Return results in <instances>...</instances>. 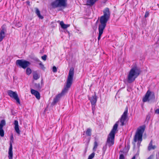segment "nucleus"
<instances>
[{"mask_svg": "<svg viewBox=\"0 0 159 159\" xmlns=\"http://www.w3.org/2000/svg\"><path fill=\"white\" fill-rule=\"evenodd\" d=\"M91 105H96L97 101V96L96 94L93 96L92 97L89 98Z\"/></svg>", "mask_w": 159, "mask_h": 159, "instance_id": "obj_14", "label": "nucleus"}, {"mask_svg": "<svg viewBox=\"0 0 159 159\" xmlns=\"http://www.w3.org/2000/svg\"><path fill=\"white\" fill-rule=\"evenodd\" d=\"M95 105H92V113L93 114H94L95 109Z\"/></svg>", "mask_w": 159, "mask_h": 159, "instance_id": "obj_27", "label": "nucleus"}, {"mask_svg": "<svg viewBox=\"0 0 159 159\" xmlns=\"http://www.w3.org/2000/svg\"><path fill=\"white\" fill-rule=\"evenodd\" d=\"M119 159H125V157L123 154H120V155Z\"/></svg>", "mask_w": 159, "mask_h": 159, "instance_id": "obj_28", "label": "nucleus"}, {"mask_svg": "<svg viewBox=\"0 0 159 159\" xmlns=\"http://www.w3.org/2000/svg\"><path fill=\"white\" fill-rule=\"evenodd\" d=\"M47 56L46 55H44L41 57L42 59L44 61H45L46 60Z\"/></svg>", "mask_w": 159, "mask_h": 159, "instance_id": "obj_30", "label": "nucleus"}, {"mask_svg": "<svg viewBox=\"0 0 159 159\" xmlns=\"http://www.w3.org/2000/svg\"><path fill=\"white\" fill-rule=\"evenodd\" d=\"M12 145V143L10 141V147L8 151V158L9 159H12L13 158Z\"/></svg>", "mask_w": 159, "mask_h": 159, "instance_id": "obj_13", "label": "nucleus"}, {"mask_svg": "<svg viewBox=\"0 0 159 159\" xmlns=\"http://www.w3.org/2000/svg\"><path fill=\"white\" fill-rule=\"evenodd\" d=\"M74 75V68L71 67L70 68L67 77L66 86L64 87L61 92L57 95L53 99V102L54 104L57 103L60 98L64 96L68 91L69 89L71 87L73 82Z\"/></svg>", "mask_w": 159, "mask_h": 159, "instance_id": "obj_2", "label": "nucleus"}, {"mask_svg": "<svg viewBox=\"0 0 159 159\" xmlns=\"http://www.w3.org/2000/svg\"><path fill=\"white\" fill-rule=\"evenodd\" d=\"M118 121H117L115 124L112 129L108 135L106 144H108L109 147L112 146L114 143L115 134L118 131Z\"/></svg>", "mask_w": 159, "mask_h": 159, "instance_id": "obj_3", "label": "nucleus"}, {"mask_svg": "<svg viewBox=\"0 0 159 159\" xmlns=\"http://www.w3.org/2000/svg\"><path fill=\"white\" fill-rule=\"evenodd\" d=\"M31 93L32 94L35 96L37 99L39 100L40 99V94L37 91L31 89Z\"/></svg>", "mask_w": 159, "mask_h": 159, "instance_id": "obj_12", "label": "nucleus"}, {"mask_svg": "<svg viewBox=\"0 0 159 159\" xmlns=\"http://www.w3.org/2000/svg\"><path fill=\"white\" fill-rule=\"evenodd\" d=\"M26 3L29 6H30V2H29V1H27L26 2Z\"/></svg>", "mask_w": 159, "mask_h": 159, "instance_id": "obj_34", "label": "nucleus"}, {"mask_svg": "<svg viewBox=\"0 0 159 159\" xmlns=\"http://www.w3.org/2000/svg\"><path fill=\"white\" fill-rule=\"evenodd\" d=\"M67 0H55L51 3L50 6L53 8L61 7L65 8L67 7Z\"/></svg>", "mask_w": 159, "mask_h": 159, "instance_id": "obj_6", "label": "nucleus"}, {"mask_svg": "<svg viewBox=\"0 0 159 159\" xmlns=\"http://www.w3.org/2000/svg\"><path fill=\"white\" fill-rule=\"evenodd\" d=\"M2 29L0 31V42L2 41L5 36V28L3 26H2Z\"/></svg>", "mask_w": 159, "mask_h": 159, "instance_id": "obj_15", "label": "nucleus"}, {"mask_svg": "<svg viewBox=\"0 0 159 159\" xmlns=\"http://www.w3.org/2000/svg\"><path fill=\"white\" fill-rule=\"evenodd\" d=\"M98 0H87V5L89 6H92L95 3V2Z\"/></svg>", "mask_w": 159, "mask_h": 159, "instance_id": "obj_19", "label": "nucleus"}, {"mask_svg": "<svg viewBox=\"0 0 159 159\" xmlns=\"http://www.w3.org/2000/svg\"><path fill=\"white\" fill-rule=\"evenodd\" d=\"M52 71L54 72H56L57 71V68L55 66H53L52 68Z\"/></svg>", "mask_w": 159, "mask_h": 159, "instance_id": "obj_31", "label": "nucleus"}, {"mask_svg": "<svg viewBox=\"0 0 159 159\" xmlns=\"http://www.w3.org/2000/svg\"><path fill=\"white\" fill-rule=\"evenodd\" d=\"M34 87L37 90H40L41 89L42 87L39 83H35L34 84Z\"/></svg>", "mask_w": 159, "mask_h": 159, "instance_id": "obj_22", "label": "nucleus"}, {"mask_svg": "<svg viewBox=\"0 0 159 159\" xmlns=\"http://www.w3.org/2000/svg\"><path fill=\"white\" fill-rule=\"evenodd\" d=\"M131 159H135V156H133Z\"/></svg>", "mask_w": 159, "mask_h": 159, "instance_id": "obj_36", "label": "nucleus"}, {"mask_svg": "<svg viewBox=\"0 0 159 159\" xmlns=\"http://www.w3.org/2000/svg\"><path fill=\"white\" fill-rule=\"evenodd\" d=\"M35 12L37 15L39 17V18L42 19L43 18V17L40 14V11L37 8H35Z\"/></svg>", "mask_w": 159, "mask_h": 159, "instance_id": "obj_18", "label": "nucleus"}, {"mask_svg": "<svg viewBox=\"0 0 159 159\" xmlns=\"http://www.w3.org/2000/svg\"><path fill=\"white\" fill-rule=\"evenodd\" d=\"M95 153L94 152H93L90 154L88 158V159H92L94 157Z\"/></svg>", "mask_w": 159, "mask_h": 159, "instance_id": "obj_26", "label": "nucleus"}, {"mask_svg": "<svg viewBox=\"0 0 159 159\" xmlns=\"http://www.w3.org/2000/svg\"><path fill=\"white\" fill-rule=\"evenodd\" d=\"M26 73L27 75H29L31 73V69L30 68H27L26 70Z\"/></svg>", "mask_w": 159, "mask_h": 159, "instance_id": "obj_24", "label": "nucleus"}, {"mask_svg": "<svg viewBox=\"0 0 159 159\" xmlns=\"http://www.w3.org/2000/svg\"><path fill=\"white\" fill-rule=\"evenodd\" d=\"M91 129L89 128L87 129L86 131V135L89 136H90L91 135Z\"/></svg>", "mask_w": 159, "mask_h": 159, "instance_id": "obj_21", "label": "nucleus"}, {"mask_svg": "<svg viewBox=\"0 0 159 159\" xmlns=\"http://www.w3.org/2000/svg\"><path fill=\"white\" fill-rule=\"evenodd\" d=\"M149 15V13L148 11H146L145 12L144 17L145 18H147L148 16Z\"/></svg>", "mask_w": 159, "mask_h": 159, "instance_id": "obj_29", "label": "nucleus"}, {"mask_svg": "<svg viewBox=\"0 0 159 159\" xmlns=\"http://www.w3.org/2000/svg\"><path fill=\"white\" fill-rule=\"evenodd\" d=\"M39 76L38 74L36 73H35L33 75V78L35 80H37L38 79H39Z\"/></svg>", "mask_w": 159, "mask_h": 159, "instance_id": "obj_25", "label": "nucleus"}, {"mask_svg": "<svg viewBox=\"0 0 159 159\" xmlns=\"http://www.w3.org/2000/svg\"><path fill=\"white\" fill-rule=\"evenodd\" d=\"M128 117V108H126L123 114L120 118V121L121 122L120 125L123 126L125 125V122Z\"/></svg>", "mask_w": 159, "mask_h": 159, "instance_id": "obj_10", "label": "nucleus"}, {"mask_svg": "<svg viewBox=\"0 0 159 159\" xmlns=\"http://www.w3.org/2000/svg\"><path fill=\"white\" fill-rule=\"evenodd\" d=\"M39 65L42 68H44V65H43L41 62L39 63Z\"/></svg>", "mask_w": 159, "mask_h": 159, "instance_id": "obj_33", "label": "nucleus"}, {"mask_svg": "<svg viewBox=\"0 0 159 159\" xmlns=\"http://www.w3.org/2000/svg\"><path fill=\"white\" fill-rule=\"evenodd\" d=\"M155 113L159 114V109H157L155 111Z\"/></svg>", "mask_w": 159, "mask_h": 159, "instance_id": "obj_32", "label": "nucleus"}, {"mask_svg": "<svg viewBox=\"0 0 159 159\" xmlns=\"http://www.w3.org/2000/svg\"><path fill=\"white\" fill-rule=\"evenodd\" d=\"M13 135H12L11 137V139L12 140V141H13ZM12 142L13 141H12Z\"/></svg>", "mask_w": 159, "mask_h": 159, "instance_id": "obj_35", "label": "nucleus"}, {"mask_svg": "<svg viewBox=\"0 0 159 159\" xmlns=\"http://www.w3.org/2000/svg\"><path fill=\"white\" fill-rule=\"evenodd\" d=\"M24 0H23L22 1H24Z\"/></svg>", "mask_w": 159, "mask_h": 159, "instance_id": "obj_37", "label": "nucleus"}, {"mask_svg": "<svg viewBox=\"0 0 159 159\" xmlns=\"http://www.w3.org/2000/svg\"><path fill=\"white\" fill-rule=\"evenodd\" d=\"M140 73V71L137 68H132L129 71L127 76L128 82L130 83L134 81Z\"/></svg>", "mask_w": 159, "mask_h": 159, "instance_id": "obj_4", "label": "nucleus"}, {"mask_svg": "<svg viewBox=\"0 0 159 159\" xmlns=\"http://www.w3.org/2000/svg\"><path fill=\"white\" fill-rule=\"evenodd\" d=\"M103 15L100 17L99 21L100 24L98 25V40L99 41L101 38L102 35L103 33V31L105 29L106 24L109 20L111 13L108 7L105 8L103 11Z\"/></svg>", "mask_w": 159, "mask_h": 159, "instance_id": "obj_1", "label": "nucleus"}, {"mask_svg": "<svg viewBox=\"0 0 159 159\" xmlns=\"http://www.w3.org/2000/svg\"><path fill=\"white\" fill-rule=\"evenodd\" d=\"M8 95L11 98L16 100L17 103L20 104V101L16 92H14L11 90H8L7 91Z\"/></svg>", "mask_w": 159, "mask_h": 159, "instance_id": "obj_9", "label": "nucleus"}, {"mask_svg": "<svg viewBox=\"0 0 159 159\" xmlns=\"http://www.w3.org/2000/svg\"><path fill=\"white\" fill-rule=\"evenodd\" d=\"M154 98H155V95L154 92L148 90L143 98L142 100L143 102H149L150 100Z\"/></svg>", "mask_w": 159, "mask_h": 159, "instance_id": "obj_7", "label": "nucleus"}, {"mask_svg": "<svg viewBox=\"0 0 159 159\" xmlns=\"http://www.w3.org/2000/svg\"><path fill=\"white\" fill-rule=\"evenodd\" d=\"M14 124L15 125L14 128L17 134H20V131L19 127L18 121L17 120H15L14 121Z\"/></svg>", "mask_w": 159, "mask_h": 159, "instance_id": "obj_16", "label": "nucleus"}, {"mask_svg": "<svg viewBox=\"0 0 159 159\" xmlns=\"http://www.w3.org/2000/svg\"><path fill=\"white\" fill-rule=\"evenodd\" d=\"M60 25L62 28L64 29H66L67 28L69 25H66L64 24L63 21H61L60 22Z\"/></svg>", "mask_w": 159, "mask_h": 159, "instance_id": "obj_20", "label": "nucleus"}, {"mask_svg": "<svg viewBox=\"0 0 159 159\" xmlns=\"http://www.w3.org/2000/svg\"><path fill=\"white\" fill-rule=\"evenodd\" d=\"M98 146V144L97 141H95L94 143L93 147V150L95 152L96 150V149Z\"/></svg>", "mask_w": 159, "mask_h": 159, "instance_id": "obj_23", "label": "nucleus"}, {"mask_svg": "<svg viewBox=\"0 0 159 159\" xmlns=\"http://www.w3.org/2000/svg\"><path fill=\"white\" fill-rule=\"evenodd\" d=\"M156 147L155 145H152V140H151L148 147V150L150 151L152 149H154L156 148Z\"/></svg>", "mask_w": 159, "mask_h": 159, "instance_id": "obj_17", "label": "nucleus"}, {"mask_svg": "<svg viewBox=\"0 0 159 159\" xmlns=\"http://www.w3.org/2000/svg\"><path fill=\"white\" fill-rule=\"evenodd\" d=\"M6 125V122L4 120H2L0 123V135L3 137L4 135V132L3 129V127Z\"/></svg>", "mask_w": 159, "mask_h": 159, "instance_id": "obj_11", "label": "nucleus"}, {"mask_svg": "<svg viewBox=\"0 0 159 159\" xmlns=\"http://www.w3.org/2000/svg\"><path fill=\"white\" fill-rule=\"evenodd\" d=\"M145 127L144 125H143L138 128L134 139V140L135 142L137 141L140 142H142L143 134L144 131Z\"/></svg>", "mask_w": 159, "mask_h": 159, "instance_id": "obj_5", "label": "nucleus"}, {"mask_svg": "<svg viewBox=\"0 0 159 159\" xmlns=\"http://www.w3.org/2000/svg\"><path fill=\"white\" fill-rule=\"evenodd\" d=\"M16 64L17 66H19L24 69L26 68L30 64L29 61L22 59L17 60L16 61Z\"/></svg>", "mask_w": 159, "mask_h": 159, "instance_id": "obj_8", "label": "nucleus"}]
</instances>
